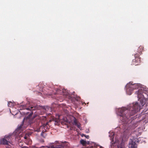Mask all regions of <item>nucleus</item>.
I'll return each mask as SVG.
<instances>
[{
    "label": "nucleus",
    "instance_id": "nucleus-1",
    "mask_svg": "<svg viewBox=\"0 0 148 148\" xmlns=\"http://www.w3.org/2000/svg\"><path fill=\"white\" fill-rule=\"evenodd\" d=\"M140 109V106L137 102H136L135 104L133 103L132 106H130L127 108L125 107L121 108L119 110L121 120L125 124H128V125L131 127L132 129H134L137 126L138 123L136 122L132 124V121L130 123L129 122L130 119H132V118H133V119H134L135 117L132 116L134 115Z\"/></svg>",
    "mask_w": 148,
    "mask_h": 148
},
{
    "label": "nucleus",
    "instance_id": "nucleus-2",
    "mask_svg": "<svg viewBox=\"0 0 148 148\" xmlns=\"http://www.w3.org/2000/svg\"><path fill=\"white\" fill-rule=\"evenodd\" d=\"M133 82H130L127 84L126 86L127 92V94L130 95L134 89L139 88L135 93L137 95L138 98L141 99V100L144 99L148 98V92L145 90L143 88L141 87L142 85L140 84H133Z\"/></svg>",
    "mask_w": 148,
    "mask_h": 148
},
{
    "label": "nucleus",
    "instance_id": "nucleus-3",
    "mask_svg": "<svg viewBox=\"0 0 148 148\" xmlns=\"http://www.w3.org/2000/svg\"><path fill=\"white\" fill-rule=\"evenodd\" d=\"M40 120L41 121L42 124L40 126V129L49 130V128L48 127V123L49 122L53 121L54 122V124L55 125H58L59 124V122H61L62 124L64 125H66V126L68 127L67 124L69 122V121L66 118H64L63 119L62 121H60L59 118H55L54 117L51 116L49 117V116L47 117L46 116H38Z\"/></svg>",
    "mask_w": 148,
    "mask_h": 148
},
{
    "label": "nucleus",
    "instance_id": "nucleus-4",
    "mask_svg": "<svg viewBox=\"0 0 148 148\" xmlns=\"http://www.w3.org/2000/svg\"><path fill=\"white\" fill-rule=\"evenodd\" d=\"M115 133L113 130H111L109 132V136L110 138V139L111 140V148H112V146L114 145H117L118 148H126L125 146L123 144L121 143L117 138H115V142L114 143L113 141L114 136L115 134Z\"/></svg>",
    "mask_w": 148,
    "mask_h": 148
},
{
    "label": "nucleus",
    "instance_id": "nucleus-5",
    "mask_svg": "<svg viewBox=\"0 0 148 148\" xmlns=\"http://www.w3.org/2000/svg\"><path fill=\"white\" fill-rule=\"evenodd\" d=\"M144 138H139L138 139L135 138H133L130 140L129 143V148H137V143L139 142L142 143L145 141L144 140Z\"/></svg>",
    "mask_w": 148,
    "mask_h": 148
},
{
    "label": "nucleus",
    "instance_id": "nucleus-6",
    "mask_svg": "<svg viewBox=\"0 0 148 148\" xmlns=\"http://www.w3.org/2000/svg\"><path fill=\"white\" fill-rule=\"evenodd\" d=\"M0 144L7 145L6 147L7 148H13L12 145L10 141L7 140V139H6L4 137L0 139Z\"/></svg>",
    "mask_w": 148,
    "mask_h": 148
},
{
    "label": "nucleus",
    "instance_id": "nucleus-7",
    "mask_svg": "<svg viewBox=\"0 0 148 148\" xmlns=\"http://www.w3.org/2000/svg\"><path fill=\"white\" fill-rule=\"evenodd\" d=\"M135 59L133 60L132 64L135 65H137L140 63L141 60L140 59L139 56V55L136 54L134 55Z\"/></svg>",
    "mask_w": 148,
    "mask_h": 148
},
{
    "label": "nucleus",
    "instance_id": "nucleus-8",
    "mask_svg": "<svg viewBox=\"0 0 148 148\" xmlns=\"http://www.w3.org/2000/svg\"><path fill=\"white\" fill-rule=\"evenodd\" d=\"M55 94H60L63 95H68V93L66 92V90H60L58 89L56 91V92L54 93Z\"/></svg>",
    "mask_w": 148,
    "mask_h": 148
},
{
    "label": "nucleus",
    "instance_id": "nucleus-9",
    "mask_svg": "<svg viewBox=\"0 0 148 148\" xmlns=\"http://www.w3.org/2000/svg\"><path fill=\"white\" fill-rule=\"evenodd\" d=\"M20 108L23 109H26L27 110H35L36 108V106H31L29 108H27L25 105H21Z\"/></svg>",
    "mask_w": 148,
    "mask_h": 148
},
{
    "label": "nucleus",
    "instance_id": "nucleus-10",
    "mask_svg": "<svg viewBox=\"0 0 148 148\" xmlns=\"http://www.w3.org/2000/svg\"><path fill=\"white\" fill-rule=\"evenodd\" d=\"M72 118L73 121V125L77 126L78 128L80 129V130H81L80 124L77 121L75 117H72Z\"/></svg>",
    "mask_w": 148,
    "mask_h": 148
},
{
    "label": "nucleus",
    "instance_id": "nucleus-11",
    "mask_svg": "<svg viewBox=\"0 0 148 148\" xmlns=\"http://www.w3.org/2000/svg\"><path fill=\"white\" fill-rule=\"evenodd\" d=\"M21 148H28V147H22ZM32 148H63V147L61 146H59L58 147H55L53 146H42L40 147H34Z\"/></svg>",
    "mask_w": 148,
    "mask_h": 148
},
{
    "label": "nucleus",
    "instance_id": "nucleus-12",
    "mask_svg": "<svg viewBox=\"0 0 148 148\" xmlns=\"http://www.w3.org/2000/svg\"><path fill=\"white\" fill-rule=\"evenodd\" d=\"M37 131L40 133V135L43 137H45L47 135V130H36Z\"/></svg>",
    "mask_w": 148,
    "mask_h": 148
},
{
    "label": "nucleus",
    "instance_id": "nucleus-13",
    "mask_svg": "<svg viewBox=\"0 0 148 148\" xmlns=\"http://www.w3.org/2000/svg\"><path fill=\"white\" fill-rule=\"evenodd\" d=\"M144 47L142 46H140L138 48L137 50V53L135 54L139 55V56L142 53V51L143 50Z\"/></svg>",
    "mask_w": 148,
    "mask_h": 148
},
{
    "label": "nucleus",
    "instance_id": "nucleus-14",
    "mask_svg": "<svg viewBox=\"0 0 148 148\" xmlns=\"http://www.w3.org/2000/svg\"><path fill=\"white\" fill-rule=\"evenodd\" d=\"M33 112L32 111H31L30 112L29 114L28 115V116H26V119H29L28 121L29 123L30 124H31L33 123L32 121H31V120H30V119L31 118V117L33 114Z\"/></svg>",
    "mask_w": 148,
    "mask_h": 148
},
{
    "label": "nucleus",
    "instance_id": "nucleus-15",
    "mask_svg": "<svg viewBox=\"0 0 148 148\" xmlns=\"http://www.w3.org/2000/svg\"><path fill=\"white\" fill-rule=\"evenodd\" d=\"M12 134H8L7 135H6L4 136V138L6 139H7V140L8 141H9V140H11V139L12 138L11 137Z\"/></svg>",
    "mask_w": 148,
    "mask_h": 148
},
{
    "label": "nucleus",
    "instance_id": "nucleus-16",
    "mask_svg": "<svg viewBox=\"0 0 148 148\" xmlns=\"http://www.w3.org/2000/svg\"><path fill=\"white\" fill-rule=\"evenodd\" d=\"M86 148H103V147L99 145H95L94 147L91 146L87 147Z\"/></svg>",
    "mask_w": 148,
    "mask_h": 148
},
{
    "label": "nucleus",
    "instance_id": "nucleus-17",
    "mask_svg": "<svg viewBox=\"0 0 148 148\" xmlns=\"http://www.w3.org/2000/svg\"><path fill=\"white\" fill-rule=\"evenodd\" d=\"M141 130H136L134 132V134L136 135L137 136H139L141 134V132H140Z\"/></svg>",
    "mask_w": 148,
    "mask_h": 148
},
{
    "label": "nucleus",
    "instance_id": "nucleus-18",
    "mask_svg": "<svg viewBox=\"0 0 148 148\" xmlns=\"http://www.w3.org/2000/svg\"><path fill=\"white\" fill-rule=\"evenodd\" d=\"M23 128V121H22V123L20 125H18V126L16 130H21Z\"/></svg>",
    "mask_w": 148,
    "mask_h": 148
},
{
    "label": "nucleus",
    "instance_id": "nucleus-19",
    "mask_svg": "<svg viewBox=\"0 0 148 148\" xmlns=\"http://www.w3.org/2000/svg\"><path fill=\"white\" fill-rule=\"evenodd\" d=\"M45 109L46 111H48L49 110H51V108L50 107L47 106L45 107Z\"/></svg>",
    "mask_w": 148,
    "mask_h": 148
},
{
    "label": "nucleus",
    "instance_id": "nucleus-20",
    "mask_svg": "<svg viewBox=\"0 0 148 148\" xmlns=\"http://www.w3.org/2000/svg\"><path fill=\"white\" fill-rule=\"evenodd\" d=\"M80 142L81 144L84 145L86 143V141L83 140H81L80 141Z\"/></svg>",
    "mask_w": 148,
    "mask_h": 148
},
{
    "label": "nucleus",
    "instance_id": "nucleus-21",
    "mask_svg": "<svg viewBox=\"0 0 148 148\" xmlns=\"http://www.w3.org/2000/svg\"><path fill=\"white\" fill-rule=\"evenodd\" d=\"M8 106L9 107H11L12 106V103L11 102H8Z\"/></svg>",
    "mask_w": 148,
    "mask_h": 148
},
{
    "label": "nucleus",
    "instance_id": "nucleus-22",
    "mask_svg": "<svg viewBox=\"0 0 148 148\" xmlns=\"http://www.w3.org/2000/svg\"><path fill=\"white\" fill-rule=\"evenodd\" d=\"M29 113V112H23V114H24V115H27V114H28V113Z\"/></svg>",
    "mask_w": 148,
    "mask_h": 148
},
{
    "label": "nucleus",
    "instance_id": "nucleus-23",
    "mask_svg": "<svg viewBox=\"0 0 148 148\" xmlns=\"http://www.w3.org/2000/svg\"><path fill=\"white\" fill-rule=\"evenodd\" d=\"M85 137L86 138H87L88 139L89 138V136H85Z\"/></svg>",
    "mask_w": 148,
    "mask_h": 148
},
{
    "label": "nucleus",
    "instance_id": "nucleus-24",
    "mask_svg": "<svg viewBox=\"0 0 148 148\" xmlns=\"http://www.w3.org/2000/svg\"><path fill=\"white\" fill-rule=\"evenodd\" d=\"M80 135L81 136H82V137H83V136H85V135L84 134H80Z\"/></svg>",
    "mask_w": 148,
    "mask_h": 148
},
{
    "label": "nucleus",
    "instance_id": "nucleus-25",
    "mask_svg": "<svg viewBox=\"0 0 148 148\" xmlns=\"http://www.w3.org/2000/svg\"><path fill=\"white\" fill-rule=\"evenodd\" d=\"M42 89H43V88H40L39 89L40 90V91H42Z\"/></svg>",
    "mask_w": 148,
    "mask_h": 148
},
{
    "label": "nucleus",
    "instance_id": "nucleus-26",
    "mask_svg": "<svg viewBox=\"0 0 148 148\" xmlns=\"http://www.w3.org/2000/svg\"><path fill=\"white\" fill-rule=\"evenodd\" d=\"M31 140H29V144H31Z\"/></svg>",
    "mask_w": 148,
    "mask_h": 148
},
{
    "label": "nucleus",
    "instance_id": "nucleus-27",
    "mask_svg": "<svg viewBox=\"0 0 148 148\" xmlns=\"http://www.w3.org/2000/svg\"><path fill=\"white\" fill-rule=\"evenodd\" d=\"M24 138L25 139H26L27 138V137L26 136H25L24 137Z\"/></svg>",
    "mask_w": 148,
    "mask_h": 148
},
{
    "label": "nucleus",
    "instance_id": "nucleus-28",
    "mask_svg": "<svg viewBox=\"0 0 148 148\" xmlns=\"http://www.w3.org/2000/svg\"><path fill=\"white\" fill-rule=\"evenodd\" d=\"M39 93H40V94H42V93H41L40 92Z\"/></svg>",
    "mask_w": 148,
    "mask_h": 148
},
{
    "label": "nucleus",
    "instance_id": "nucleus-29",
    "mask_svg": "<svg viewBox=\"0 0 148 148\" xmlns=\"http://www.w3.org/2000/svg\"><path fill=\"white\" fill-rule=\"evenodd\" d=\"M29 135H31V134H29Z\"/></svg>",
    "mask_w": 148,
    "mask_h": 148
}]
</instances>
